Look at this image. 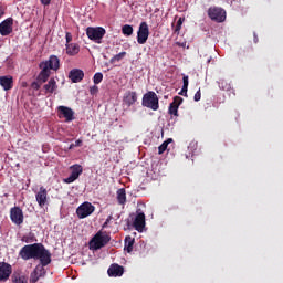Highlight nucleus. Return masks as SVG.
Listing matches in <instances>:
<instances>
[{
	"label": "nucleus",
	"mask_w": 283,
	"mask_h": 283,
	"mask_svg": "<svg viewBox=\"0 0 283 283\" xmlns=\"http://www.w3.org/2000/svg\"><path fill=\"white\" fill-rule=\"evenodd\" d=\"M33 90H41V84L38 82H33L32 85Z\"/></svg>",
	"instance_id": "obj_33"
},
{
	"label": "nucleus",
	"mask_w": 283,
	"mask_h": 283,
	"mask_svg": "<svg viewBox=\"0 0 283 283\" xmlns=\"http://www.w3.org/2000/svg\"><path fill=\"white\" fill-rule=\"evenodd\" d=\"M72 43V33L66 32V45Z\"/></svg>",
	"instance_id": "obj_32"
},
{
	"label": "nucleus",
	"mask_w": 283,
	"mask_h": 283,
	"mask_svg": "<svg viewBox=\"0 0 283 283\" xmlns=\"http://www.w3.org/2000/svg\"><path fill=\"white\" fill-rule=\"evenodd\" d=\"M169 143H174V139L172 138H169L167 139L166 142H164L159 148H158V151L159 154H165V151H167V147L169 146Z\"/></svg>",
	"instance_id": "obj_27"
},
{
	"label": "nucleus",
	"mask_w": 283,
	"mask_h": 283,
	"mask_svg": "<svg viewBox=\"0 0 283 283\" xmlns=\"http://www.w3.org/2000/svg\"><path fill=\"white\" fill-rule=\"evenodd\" d=\"M13 283H28V276L21 272H15L12 275Z\"/></svg>",
	"instance_id": "obj_23"
},
{
	"label": "nucleus",
	"mask_w": 283,
	"mask_h": 283,
	"mask_svg": "<svg viewBox=\"0 0 283 283\" xmlns=\"http://www.w3.org/2000/svg\"><path fill=\"white\" fill-rule=\"evenodd\" d=\"M117 200L119 205H125V202H127V195L125 192V189L122 188L117 190Z\"/></svg>",
	"instance_id": "obj_24"
},
{
	"label": "nucleus",
	"mask_w": 283,
	"mask_h": 283,
	"mask_svg": "<svg viewBox=\"0 0 283 283\" xmlns=\"http://www.w3.org/2000/svg\"><path fill=\"white\" fill-rule=\"evenodd\" d=\"M96 211V207L92 205L88 201L83 202L78 208L76 209V214L80 220H83L84 218H88V216H92L93 212Z\"/></svg>",
	"instance_id": "obj_5"
},
{
	"label": "nucleus",
	"mask_w": 283,
	"mask_h": 283,
	"mask_svg": "<svg viewBox=\"0 0 283 283\" xmlns=\"http://www.w3.org/2000/svg\"><path fill=\"white\" fill-rule=\"evenodd\" d=\"M20 255L23 260H40L41 264L36 265L34 272L31 274L32 282H38L39 277L45 275V268L52 262L51 254L45 247L35 243L31 245H25L20 251Z\"/></svg>",
	"instance_id": "obj_1"
},
{
	"label": "nucleus",
	"mask_w": 283,
	"mask_h": 283,
	"mask_svg": "<svg viewBox=\"0 0 283 283\" xmlns=\"http://www.w3.org/2000/svg\"><path fill=\"white\" fill-rule=\"evenodd\" d=\"M14 83L12 76L7 75V76H0V85L1 87H3V90L6 92H8V90H12V84Z\"/></svg>",
	"instance_id": "obj_17"
},
{
	"label": "nucleus",
	"mask_w": 283,
	"mask_h": 283,
	"mask_svg": "<svg viewBox=\"0 0 283 283\" xmlns=\"http://www.w3.org/2000/svg\"><path fill=\"white\" fill-rule=\"evenodd\" d=\"M12 275V265L0 262V282H6Z\"/></svg>",
	"instance_id": "obj_11"
},
{
	"label": "nucleus",
	"mask_w": 283,
	"mask_h": 283,
	"mask_svg": "<svg viewBox=\"0 0 283 283\" xmlns=\"http://www.w3.org/2000/svg\"><path fill=\"white\" fill-rule=\"evenodd\" d=\"M93 81H94L95 85H98V83H101V81H103V73H96L93 77Z\"/></svg>",
	"instance_id": "obj_30"
},
{
	"label": "nucleus",
	"mask_w": 283,
	"mask_h": 283,
	"mask_svg": "<svg viewBox=\"0 0 283 283\" xmlns=\"http://www.w3.org/2000/svg\"><path fill=\"white\" fill-rule=\"evenodd\" d=\"M200 98H201V93H200V90H199V91H197V93L195 94V101L198 102V101H200Z\"/></svg>",
	"instance_id": "obj_34"
},
{
	"label": "nucleus",
	"mask_w": 283,
	"mask_h": 283,
	"mask_svg": "<svg viewBox=\"0 0 283 283\" xmlns=\"http://www.w3.org/2000/svg\"><path fill=\"white\" fill-rule=\"evenodd\" d=\"M52 0H41L42 6H50Z\"/></svg>",
	"instance_id": "obj_36"
},
{
	"label": "nucleus",
	"mask_w": 283,
	"mask_h": 283,
	"mask_svg": "<svg viewBox=\"0 0 283 283\" xmlns=\"http://www.w3.org/2000/svg\"><path fill=\"white\" fill-rule=\"evenodd\" d=\"M125 273V269L118 264H113L108 269V275L111 277H120Z\"/></svg>",
	"instance_id": "obj_16"
},
{
	"label": "nucleus",
	"mask_w": 283,
	"mask_h": 283,
	"mask_svg": "<svg viewBox=\"0 0 283 283\" xmlns=\"http://www.w3.org/2000/svg\"><path fill=\"white\" fill-rule=\"evenodd\" d=\"M14 20L12 18H8L0 23V34L2 36H8V34L12 33V25Z\"/></svg>",
	"instance_id": "obj_10"
},
{
	"label": "nucleus",
	"mask_w": 283,
	"mask_h": 283,
	"mask_svg": "<svg viewBox=\"0 0 283 283\" xmlns=\"http://www.w3.org/2000/svg\"><path fill=\"white\" fill-rule=\"evenodd\" d=\"M81 52V48L76 43L66 44V54L69 56H76Z\"/></svg>",
	"instance_id": "obj_21"
},
{
	"label": "nucleus",
	"mask_w": 283,
	"mask_h": 283,
	"mask_svg": "<svg viewBox=\"0 0 283 283\" xmlns=\"http://www.w3.org/2000/svg\"><path fill=\"white\" fill-rule=\"evenodd\" d=\"M74 145L75 147H81V145H83V140L77 139Z\"/></svg>",
	"instance_id": "obj_37"
},
{
	"label": "nucleus",
	"mask_w": 283,
	"mask_h": 283,
	"mask_svg": "<svg viewBox=\"0 0 283 283\" xmlns=\"http://www.w3.org/2000/svg\"><path fill=\"white\" fill-rule=\"evenodd\" d=\"M109 242V237L105 232H97L88 243L91 251H98V249H103L105 244Z\"/></svg>",
	"instance_id": "obj_3"
},
{
	"label": "nucleus",
	"mask_w": 283,
	"mask_h": 283,
	"mask_svg": "<svg viewBox=\"0 0 283 283\" xmlns=\"http://www.w3.org/2000/svg\"><path fill=\"white\" fill-rule=\"evenodd\" d=\"M182 23H185V18H179L177 21L176 32H179L180 28H182Z\"/></svg>",
	"instance_id": "obj_31"
},
{
	"label": "nucleus",
	"mask_w": 283,
	"mask_h": 283,
	"mask_svg": "<svg viewBox=\"0 0 283 283\" xmlns=\"http://www.w3.org/2000/svg\"><path fill=\"white\" fill-rule=\"evenodd\" d=\"M147 39H149V25L147 22H142L137 31V43H139V45H145Z\"/></svg>",
	"instance_id": "obj_7"
},
{
	"label": "nucleus",
	"mask_w": 283,
	"mask_h": 283,
	"mask_svg": "<svg viewBox=\"0 0 283 283\" xmlns=\"http://www.w3.org/2000/svg\"><path fill=\"white\" fill-rule=\"evenodd\" d=\"M143 105L156 112L158 109V95L154 92L146 93L143 97Z\"/></svg>",
	"instance_id": "obj_6"
},
{
	"label": "nucleus",
	"mask_w": 283,
	"mask_h": 283,
	"mask_svg": "<svg viewBox=\"0 0 283 283\" xmlns=\"http://www.w3.org/2000/svg\"><path fill=\"white\" fill-rule=\"evenodd\" d=\"M86 34L91 41H94L95 43H101V41L105 36V29L102 27H88L86 29Z\"/></svg>",
	"instance_id": "obj_4"
},
{
	"label": "nucleus",
	"mask_w": 283,
	"mask_h": 283,
	"mask_svg": "<svg viewBox=\"0 0 283 283\" xmlns=\"http://www.w3.org/2000/svg\"><path fill=\"white\" fill-rule=\"evenodd\" d=\"M10 218L14 224H23V210L19 207L12 208Z\"/></svg>",
	"instance_id": "obj_12"
},
{
	"label": "nucleus",
	"mask_w": 283,
	"mask_h": 283,
	"mask_svg": "<svg viewBox=\"0 0 283 283\" xmlns=\"http://www.w3.org/2000/svg\"><path fill=\"white\" fill-rule=\"evenodd\" d=\"M71 169H72L71 176L64 179V182H66L67 185L74 182V180H77L78 176L83 174V167L81 165H74L71 167Z\"/></svg>",
	"instance_id": "obj_13"
},
{
	"label": "nucleus",
	"mask_w": 283,
	"mask_h": 283,
	"mask_svg": "<svg viewBox=\"0 0 283 283\" xmlns=\"http://www.w3.org/2000/svg\"><path fill=\"white\" fill-rule=\"evenodd\" d=\"M35 200L39 207L41 208L45 207V205H48V190L41 187L38 193L35 195Z\"/></svg>",
	"instance_id": "obj_14"
},
{
	"label": "nucleus",
	"mask_w": 283,
	"mask_h": 283,
	"mask_svg": "<svg viewBox=\"0 0 283 283\" xmlns=\"http://www.w3.org/2000/svg\"><path fill=\"white\" fill-rule=\"evenodd\" d=\"M59 86L56 85V80L51 78L44 86L43 90L45 94H54Z\"/></svg>",
	"instance_id": "obj_18"
},
{
	"label": "nucleus",
	"mask_w": 283,
	"mask_h": 283,
	"mask_svg": "<svg viewBox=\"0 0 283 283\" xmlns=\"http://www.w3.org/2000/svg\"><path fill=\"white\" fill-rule=\"evenodd\" d=\"M75 145L74 144H71L69 149H74Z\"/></svg>",
	"instance_id": "obj_38"
},
{
	"label": "nucleus",
	"mask_w": 283,
	"mask_h": 283,
	"mask_svg": "<svg viewBox=\"0 0 283 283\" xmlns=\"http://www.w3.org/2000/svg\"><path fill=\"white\" fill-rule=\"evenodd\" d=\"M189 87V76L185 75L184 76V86L181 92H185V94H187V88Z\"/></svg>",
	"instance_id": "obj_29"
},
{
	"label": "nucleus",
	"mask_w": 283,
	"mask_h": 283,
	"mask_svg": "<svg viewBox=\"0 0 283 283\" xmlns=\"http://www.w3.org/2000/svg\"><path fill=\"white\" fill-rule=\"evenodd\" d=\"M134 227L136 231H139V233H143V230L145 229V213L140 212L136 216L134 221Z\"/></svg>",
	"instance_id": "obj_15"
},
{
	"label": "nucleus",
	"mask_w": 283,
	"mask_h": 283,
	"mask_svg": "<svg viewBox=\"0 0 283 283\" xmlns=\"http://www.w3.org/2000/svg\"><path fill=\"white\" fill-rule=\"evenodd\" d=\"M59 118H64L65 123H72L74 120V111L67 106L57 107Z\"/></svg>",
	"instance_id": "obj_9"
},
{
	"label": "nucleus",
	"mask_w": 283,
	"mask_h": 283,
	"mask_svg": "<svg viewBox=\"0 0 283 283\" xmlns=\"http://www.w3.org/2000/svg\"><path fill=\"white\" fill-rule=\"evenodd\" d=\"M133 250H134V239L132 237H126L125 251H127V253H132Z\"/></svg>",
	"instance_id": "obj_25"
},
{
	"label": "nucleus",
	"mask_w": 283,
	"mask_h": 283,
	"mask_svg": "<svg viewBox=\"0 0 283 283\" xmlns=\"http://www.w3.org/2000/svg\"><path fill=\"white\" fill-rule=\"evenodd\" d=\"M98 93V86L91 87V94H97Z\"/></svg>",
	"instance_id": "obj_35"
},
{
	"label": "nucleus",
	"mask_w": 283,
	"mask_h": 283,
	"mask_svg": "<svg viewBox=\"0 0 283 283\" xmlns=\"http://www.w3.org/2000/svg\"><path fill=\"white\" fill-rule=\"evenodd\" d=\"M122 34H124V36H132V34H134V28L129 24H125L122 27Z\"/></svg>",
	"instance_id": "obj_26"
},
{
	"label": "nucleus",
	"mask_w": 283,
	"mask_h": 283,
	"mask_svg": "<svg viewBox=\"0 0 283 283\" xmlns=\"http://www.w3.org/2000/svg\"><path fill=\"white\" fill-rule=\"evenodd\" d=\"M61 66V63L59 61V57L55 56V55H52L48 61L45 62H42L40 64V67H41V72L38 76V81L40 83H46L48 82V78H50V75L52 74L50 72V70H59V67Z\"/></svg>",
	"instance_id": "obj_2"
},
{
	"label": "nucleus",
	"mask_w": 283,
	"mask_h": 283,
	"mask_svg": "<svg viewBox=\"0 0 283 283\" xmlns=\"http://www.w3.org/2000/svg\"><path fill=\"white\" fill-rule=\"evenodd\" d=\"M22 87H28V83L23 82Z\"/></svg>",
	"instance_id": "obj_39"
},
{
	"label": "nucleus",
	"mask_w": 283,
	"mask_h": 283,
	"mask_svg": "<svg viewBox=\"0 0 283 283\" xmlns=\"http://www.w3.org/2000/svg\"><path fill=\"white\" fill-rule=\"evenodd\" d=\"M180 103H182V98L175 97L174 102L169 106V114L172 116H178V107H180Z\"/></svg>",
	"instance_id": "obj_20"
},
{
	"label": "nucleus",
	"mask_w": 283,
	"mask_h": 283,
	"mask_svg": "<svg viewBox=\"0 0 283 283\" xmlns=\"http://www.w3.org/2000/svg\"><path fill=\"white\" fill-rule=\"evenodd\" d=\"M208 14L212 21H217L218 23H222L227 19V12L220 8H210Z\"/></svg>",
	"instance_id": "obj_8"
},
{
	"label": "nucleus",
	"mask_w": 283,
	"mask_h": 283,
	"mask_svg": "<svg viewBox=\"0 0 283 283\" xmlns=\"http://www.w3.org/2000/svg\"><path fill=\"white\" fill-rule=\"evenodd\" d=\"M69 76L72 83H80V81H83V76H85V74L83 73V71L75 69L70 72Z\"/></svg>",
	"instance_id": "obj_19"
},
{
	"label": "nucleus",
	"mask_w": 283,
	"mask_h": 283,
	"mask_svg": "<svg viewBox=\"0 0 283 283\" xmlns=\"http://www.w3.org/2000/svg\"><path fill=\"white\" fill-rule=\"evenodd\" d=\"M127 56V52H120L112 57L111 63H118L119 61H123Z\"/></svg>",
	"instance_id": "obj_28"
},
{
	"label": "nucleus",
	"mask_w": 283,
	"mask_h": 283,
	"mask_svg": "<svg viewBox=\"0 0 283 283\" xmlns=\"http://www.w3.org/2000/svg\"><path fill=\"white\" fill-rule=\"evenodd\" d=\"M136 101H138V97L136 96V92H128L124 96V103H125V105H128V107L130 105H134V103H136Z\"/></svg>",
	"instance_id": "obj_22"
}]
</instances>
